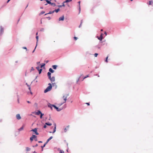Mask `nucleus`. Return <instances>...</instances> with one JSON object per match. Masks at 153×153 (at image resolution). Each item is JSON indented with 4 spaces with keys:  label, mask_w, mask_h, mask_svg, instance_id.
<instances>
[{
    "label": "nucleus",
    "mask_w": 153,
    "mask_h": 153,
    "mask_svg": "<svg viewBox=\"0 0 153 153\" xmlns=\"http://www.w3.org/2000/svg\"><path fill=\"white\" fill-rule=\"evenodd\" d=\"M38 33L37 32V33H36V35H37H37H38Z\"/></svg>",
    "instance_id": "0e129e2a"
},
{
    "label": "nucleus",
    "mask_w": 153,
    "mask_h": 153,
    "mask_svg": "<svg viewBox=\"0 0 153 153\" xmlns=\"http://www.w3.org/2000/svg\"><path fill=\"white\" fill-rule=\"evenodd\" d=\"M62 6L64 7L65 6V5L63 3V4L62 5Z\"/></svg>",
    "instance_id": "5fc2aeb1"
},
{
    "label": "nucleus",
    "mask_w": 153,
    "mask_h": 153,
    "mask_svg": "<svg viewBox=\"0 0 153 153\" xmlns=\"http://www.w3.org/2000/svg\"><path fill=\"white\" fill-rule=\"evenodd\" d=\"M108 56H107L106 58V59L105 60V62H108V60H107V59H108Z\"/></svg>",
    "instance_id": "c9c22d12"
},
{
    "label": "nucleus",
    "mask_w": 153,
    "mask_h": 153,
    "mask_svg": "<svg viewBox=\"0 0 153 153\" xmlns=\"http://www.w3.org/2000/svg\"><path fill=\"white\" fill-rule=\"evenodd\" d=\"M53 105H52L50 104V103H48V106L49 107L51 108V109L52 110V107H53Z\"/></svg>",
    "instance_id": "6e6552de"
},
{
    "label": "nucleus",
    "mask_w": 153,
    "mask_h": 153,
    "mask_svg": "<svg viewBox=\"0 0 153 153\" xmlns=\"http://www.w3.org/2000/svg\"><path fill=\"white\" fill-rule=\"evenodd\" d=\"M68 96V94H64L63 95V103H65L67 100V98Z\"/></svg>",
    "instance_id": "f03ea898"
},
{
    "label": "nucleus",
    "mask_w": 153,
    "mask_h": 153,
    "mask_svg": "<svg viewBox=\"0 0 153 153\" xmlns=\"http://www.w3.org/2000/svg\"><path fill=\"white\" fill-rule=\"evenodd\" d=\"M64 151H62V150H61L60 151V153H64Z\"/></svg>",
    "instance_id": "f704fd0d"
},
{
    "label": "nucleus",
    "mask_w": 153,
    "mask_h": 153,
    "mask_svg": "<svg viewBox=\"0 0 153 153\" xmlns=\"http://www.w3.org/2000/svg\"><path fill=\"white\" fill-rule=\"evenodd\" d=\"M89 76L88 75H87L84 78V79H85Z\"/></svg>",
    "instance_id": "58836bf2"
},
{
    "label": "nucleus",
    "mask_w": 153,
    "mask_h": 153,
    "mask_svg": "<svg viewBox=\"0 0 153 153\" xmlns=\"http://www.w3.org/2000/svg\"><path fill=\"white\" fill-rule=\"evenodd\" d=\"M38 142L39 143H42V142L41 141H39Z\"/></svg>",
    "instance_id": "13d9d810"
},
{
    "label": "nucleus",
    "mask_w": 153,
    "mask_h": 153,
    "mask_svg": "<svg viewBox=\"0 0 153 153\" xmlns=\"http://www.w3.org/2000/svg\"><path fill=\"white\" fill-rule=\"evenodd\" d=\"M153 3V1H149L148 4L149 5H152Z\"/></svg>",
    "instance_id": "6ab92c4d"
},
{
    "label": "nucleus",
    "mask_w": 153,
    "mask_h": 153,
    "mask_svg": "<svg viewBox=\"0 0 153 153\" xmlns=\"http://www.w3.org/2000/svg\"><path fill=\"white\" fill-rule=\"evenodd\" d=\"M41 112L40 111H38L37 112H36V114L37 115H39L40 114H41Z\"/></svg>",
    "instance_id": "9b49d317"
},
{
    "label": "nucleus",
    "mask_w": 153,
    "mask_h": 153,
    "mask_svg": "<svg viewBox=\"0 0 153 153\" xmlns=\"http://www.w3.org/2000/svg\"><path fill=\"white\" fill-rule=\"evenodd\" d=\"M36 63L37 65H38L40 63V62H37Z\"/></svg>",
    "instance_id": "a18cd8bd"
},
{
    "label": "nucleus",
    "mask_w": 153,
    "mask_h": 153,
    "mask_svg": "<svg viewBox=\"0 0 153 153\" xmlns=\"http://www.w3.org/2000/svg\"><path fill=\"white\" fill-rule=\"evenodd\" d=\"M45 65V64H43L42 65H41V68H42L43 66H44Z\"/></svg>",
    "instance_id": "c85d7f7f"
},
{
    "label": "nucleus",
    "mask_w": 153,
    "mask_h": 153,
    "mask_svg": "<svg viewBox=\"0 0 153 153\" xmlns=\"http://www.w3.org/2000/svg\"><path fill=\"white\" fill-rule=\"evenodd\" d=\"M26 84L27 85V86L29 87V86H30L29 85H28V84H27V83H26Z\"/></svg>",
    "instance_id": "3c124183"
},
{
    "label": "nucleus",
    "mask_w": 153,
    "mask_h": 153,
    "mask_svg": "<svg viewBox=\"0 0 153 153\" xmlns=\"http://www.w3.org/2000/svg\"><path fill=\"white\" fill-rule=\"evenodd\" d=\"M47 143H46V142L45 143V144L44 145H43V146H42V147H42V148H43V147H45V145H46V144Z\"/></svg>",
    "instance_id": "bb28decb"
},
{
    "label": "nucleus",
    "mask_w": 153,
    "mask_h": 153,
    "mask_svg": "<svg viewBox=\"0 0 153 153\" xmlns=\"http://www.w3.org/2000/svg\"><path fill=\"white\" fill-rule=\"evenodd\" d=\"M45 124L46 125L48 126H51L52 125V124L50 123H45Z\"/></svg>",
    "instance_id": "2eb2a0df"
},
{
    "label": "nucleus",
    "mask_w": 153,
    "mask_h": 153,
    "mask_svg": "<svg viewBox=\"0 0 153 153\" xmlns=\"http://www.w3.org/2000/svg\"><path fill=\"white\" fill-rule=\"evenodd\" d=\"M53 107H54V108H55L56 110L57 111H60L62 109H60V108H58L57 107H56L55 105H53Z\"/></svg>",
    "instance_id": "423d86ee"
},
{
    "label": "nucleus",
    "mask_w": 153,
    "mask_h": 153,
    "mask_svg": "<svg viewBox=\"0 0 153 153\" xmlns=\"http://www.w3.org/2000/svg\"><path fill=\"white\" fill-rule=\"evenodd\" d=\"M44 13H45V12H44V11H42L41 13V14H43Z\"/></svg>",
    "instance_id": "4c0bfd02"
},
{
    "label": "nucleus",
    "mask_w": 153,
    "mask_h": 153,
    "mask_svg": "<svg viewBox=\"0 0 153 153\" xmlns=\"http://www.w3.org/2000/svg\"><path fill=\"white\" fill-rule=\"evenodd\" d=\"M27 103H30V101H27Z\"/></svg>",
    "instance_id": "09e8293b"
},
{
    "label": "nucleus",
    "mask_w": 153,
    "mask_h": 153,
    "mask_svg": "<svg viewBox=\"0 0 153 153\" xmlns=\"http://www.w3.org/2000/svg\"><path fill=\"white\" fill-rule=\"evenodd\" d=\"M35 140L36 141H37V139L36 138L35 139Z\"/></svg>",
    "instance_id": "bf43d9fd"
},
{
    "label": "nucleus",
    "mask_w": 153,
    "mask_h": 153,
    "mask_svg": "<svg viewBox=\"0 0 153 153\" xmlns=\"http://www.w3.org/2000/svg\"><path fill=\"white\" fill-rule=\"evenodd\" d=\"M26 84L27 85V86L29 87V86H30L29 85H28V84H27V83H26Z\"/></svg>",
    "instance_id": "603ef678"
},
{
    "label": "nucleus",
    "mask_w": 153,
    "mask_h": 153,
    "mask_svg": "<svg viewBox=\"0 0 153 153\" xmlns=\"http://www.w3.org/2000/svg\"><path fill=\"white\" fill-rule=\"evenodd\" d=\"M33 153H36V152L35 151L33 152Z\"/></svg>",
    "instance_id": "e2e57ef3"
},
{
    "label": "nucleus",
    "mask_w": 153,
    "mask_h": 153,
    "mask_svg": "<svg viewBox=\"0 0 153 153\" xmlns=\"http://www.w3.org/2000/svg\"><path fill=\"white\" fill-rule=\"evenodd\" d=\"M29 89L30 90V91H31V88L30 86H29V87H28Z\"/></svg>",
    "instance_id": "79ce46f5"
},
{
    "label": "nucleus",
    "mask_w": 153,
    "mask_h": 153,
    "mask_svg": "<svg viewBox=\"0 0 153 153\" xmlns=\"http://www.w3.org/2000/svg\"><path fill=\"white\" fill-rule=\"evenodd\" d=\"M54 126H55V127H54V130H53V133H54L56 131V124H54Z\"/></svg>",
    "instance_id": "4be33fe9"
},
{
    "label": "nucleus",
    "mask_w": 153,
    "mask_h": 153,
    "mask_svg": "<svg viewBox=\"0 0 153 153\" xmlns=\"http://www.w3.org/2000/svg\"><path fill=\"white\" fill-rule=\"evenodd\" d=\"M2 121V120L1 119H0V123Z\"/></svg>",
    "instance_id": "052dcab7"
},
{
    "label": "nucleus",
    "mask_w": 153,
    "mask_h": 153,
    "mask_svg": "<svg viewBox=\"0 0 153 153\" xmlns=\"http://www.w3.org/2000/svg\"><path fill=\"white\" fill-rule=\"evenodd\" d=\"M39 67H36V69L38 70L39 71L40 69H39Z\"/></svg>",
    "instance_id": "2f4dec72"
},
{
    "label": "nucleus",
    "mask_w": 153,
    "mask_h": 153,
    "mask_svg": "<svg viewBox=\"0 0 153 153\" xmlns=\"http://www.w3.org/2000/svg\"><path fill=\"white\" fill-rule=\"evenodd\" d=\"M101 31H103V30H102V29H101Z\"/></svg>",
    "instance_id": "69168bd1"
},
{
    "label": "nucleus",
    "mask_w": 153,
    "mask_h": 153,
    "mask_svg": "<svg viewBox=\"0 0 153 153\" xmlns=\"http://www.w3.org/2000/svg\"><path fill=\"white\" fill-rule=\"evenodd\" d=\"M26 150L27 151H29L30 150V149L28 147H26Z\"/></svg>",
    "instance_id": "b1692460"
},
{
    "label": "nucleus",
    "mask_w": 153,
    "mask_h": 153,
    "mask_svg": "<svg viewBox=\"0 0 153 153\" xmlns=\"http://www.w3.org/2000/svg\"><path fill=\"white\" fill-rule=\"evenodd\" d=\"M78 3L79 4V12H80V1H79L78 2Z\"/></svg>",
    "instance_id": "393cba45"
},
{
    "label": "nucleus",
    "mask_w": 153,
    "mask_h": 153,
    "mask_svg": "<svg viewBox=\"0 0 153 153\" xmlns=\"http://www.w3.org/2000/svg\"><path fill=\"white\" fill-rule=\"evenodd\" d=\"M59 7H62V5H59L58 6Z\"/></svg>",
    "instance_id": "8fccbe9b"
},
{
    "label": "nucleus",
    "mask_w": 153,
    "mask_h": 153,
    "mask_svg": "<svg viewBox=\"0 0 153 153\" xmlns=\"http://www.w3.org/2000/svg\"><path fill=\"white\" fill-rule=\"evenodd\" d=\"M16 117L18 120H20L21 118V117L19 114H17L16 116Z\"/></svg>",
    "instance_id": "39448f33"
},
{
    "label": "nucleus",
    "mask_w": 153,
    "mask_h": 153,
    "mask_svg": "<svg viewBox=\"0 0 153 153\" xmlns=\"http://www.w3.org/2000/svg\"><path fill=\"white\" fill-rule=\"evenodd\" d=\"M54 12V10L53 11H50L49 12V13H46L45 14V15H47V14H51L52 13H53Z\"/></svg>",
    "instance_id": "f3484780"
},
{
    "label": "nucleus",
    "mask_w": 153,
    "mask_h": 153,
    "mask_svg": "<svg viewBox=\"0 0 153 153\" xmlns=\"http://www.w3.org/2000/svg\"><path fill=\"white\" fill-rule=\"evenodd\" d=\"M31 131H33L35 132H36V131H37V129L36 128H35L34 129L32 130Z\"/></svg>",
    "instance_id": "412c9836"
},
{
    "label": "nucleus",
    "mask_w": 153,
    "mask_h": 153,
    "mask_svg": "<svg viewBox=\"0 0 153 153\" xmlns=\"http://www.w3.org/2000/svg\"><path fill=\"white\" fill-rule=\"evenodd\" d=\"M57 65H53L52 66V68L53 69H56L57 67Z\"/></svg>",
    "instance_id": "ddd939ff"
},
{
    "label": "nucleus",
    "mask_w": 153,
    "mask_h": 153,
    "mask_svg": "<svg viewBox=\"0 0 153 153\" xmlns=\"http://www.w3.org/2000/svg\"><path fill=\"white\" fill-rule=\"evenodd\" d=\"M35 133L36 135H38L39 134V133L37 132V131H36V132H35Z\"/></svg>",
    "instance_id": "ea45409f"
},
{
    "label": "nucleus",
    "mask_w": 153,
    "mask_h": 153,
    "mask_svg": "<svg viewBox=\"0 0 153 153\" xmlns=\"http://www.w3.org/2000/svg\"><path fill=\"white\" fill-rule=\"evenodd\" d=\"M98 54L97 53H95L94 54V56L95 57H97V56L98 55Z\"/></svg>",
    "instance_id": "c756f323"
},
{
    "label": "nucleus",
    "mask_w": 153,
    "mask_h": 153,
    "mask_svg": "<svg viewBox=\"0 0 153 153\" xmlns=\"http://www.w3.org/2000/svg\"><path fill=\"white\" fill-rule=\"evenodd\" d=\"M36 46H37V43L38 42V36H36Z\"/></svg>",
    "instance_id": "a211bd4d"
},
{
    "label": "nucleus",
    "mask_w": 153,
    "mask_h": 153,
    "mask_svg": "<svg viewBox=\"0 0 153 153\" xmlns=\"http://www.w3.org/2000/svg\"><path fill=\"white\" fill-rule=\"evenodd\" d=\"M86 104H87L88 105H90V104L89 103H86Z\"/></svg>",
    "instance_id": "a19ab883"
},
{
    "label": "nucleus",
    "mask_w": 153,
    "mask_h": 153,
    "mask_svg": "<svg viewBox=\"0 0 153 153\" xmlns=\"http://www.w3.org/2000/svg\"><path fill=\"white\" fill-rule=\"evenodd\" d=\"M49 79L52 82L55 81V77L54 76H53L52 77H51V78H49Z\"/></svg>",
    "instance_id": "0eeeda50"
},
{
    "label": "nucleus",
    "mask_w": 153,
    "mask_h": 153,
    "mask_svg": "<svg viewBox=\"0 0 153 153\" xmlns=\"http://www.w3.org/2000/svg\"><path fill=\"white\" fill-rule=\"evenodd\" d=\"M49 86L47 87V88L45 90L44 92L45 93L47 92L51 91L52 88V86L51 83L48 84Z\"/></svg>",
    "instance_id": "f257e3e1"
},
{
    "label": "nucleus",
    "mask_w": 153,
    "mask_h": 153,
    "mask_svg": "<svg viewBox=\"0 0 153 153\" xmlns=\"http://www.w3.org/2000/svg\"><path fill=\"white\" fill-rule=\"evenodd\" d=\"M82 20L81 21V23L80 24V25L79 26V27H80V26H81L82 24Z\"/></svg>",
    "instance_id": "72a5a7b5"
},
{
    "label": "nucleus",
    "mask_w": 153,
    "mask_h": 153,
    "mask_svg": "<svg viewBox=\"0 0 153 153\" xmlns=\"http://www.w3.org/2000/svg\"><path fill=\"white\" fill-rule=\"evenodd\" d=\"M64 16L60 17L59 19V21H63L64 20Z\"/></svg>",
    "instance_id": "1a4fd4ad"
},
{
    "label": "nucleus",
    "mask_w": 153,
    "mask_h": 153,
    "mask_svg": "<svg viewBox=\"0 0 153 153\" xmlns=\"http://www.w3.org/2000/svg\"><path fill=\"white\" fill-rule=\"evenodd\" d=\"M37 136L35 135H33L30 138V140L31 141H32L33 140V139H35L36 138Z\"/></svg>",
    "instance_id": "7ed1b4c3"
},
{
    "label": "nucleus",
    "mask_w": 153,
    "mask_h": 153,
    "mask_svg": "<svg viewBox=\"0 0 153 153\" xmlns=\"http://www.w3.org/2000/svg\"><path fill=\"white\" fill-rule=\"evenodd\" d=\"M72 1V0H66V1L65 2H64V3L70 2H71V1Z\"/></svg>",
    "instance_id": "aec40b11"
},
{
    "label": "nucleus",
    "mask_w": 153,
    "mask_h": 153,
    "mask_svg": "<svg viewBox=\"0 0 153 153\" xmlns=\"http://www.w3.org/2000/svg\"><path fill=\"white\" fill-rule=\"evenodd\" d=\"M41 115L40 116V117L41 118H42V116L44 114L41 113V114H40Z\"/></svg>",
    "instance_id": "cd10ccee"
},
{
    "label": "nucleus",
    "mask_w": 153,
    "mask_h": 153,
    "mask_svg": "<svg viewBox=\"0 0 153 153\" xmlns=\"http://www.w3.org/2000/svg\"><path fill=\"white\" fill-rule=\"evenodd\" d=\"M42 70V69H40L39 70V74H40L41 73Z\"/></svg>",
    "instance_id": "473e14b6"
},
{
    "label": "nucleus",
    "mask_w": 153,
    "mask_h": 153,
    "mask_svg": "<svg viewBox=\"0 0 153 153\" xmlns=\"http://www.w3.org/2000/svg\"><path fill=\"white\" fill-rule=\"evenodd\" d=\"M131 0V1H133V0Z\"/></svg>",
    "instance_id": "774afa93"
},
{
    "label": "nucleus",
    "mask_w": 153,
    "mask_h": 153,
    "mask_svg": "<svg viewBox=\"0 0 153 153\" xmlns=\"http://www.w3.org/2000/svg\"><path fill=\"white\" fill-rule=\"evenodd\" d=\"M60 10V9L59 8H58L57 9H56V10H54V12H56V13H58Z\"/></svg>",
    "instance_id": "dca6fc26"
},
{
    "label": "nucleus",
    "mask_w": 153,
    "mask_h": 153,
    "mask_svg": "<svg viewBox=\"0 0 153 153\" xmlns=\"http://www.w3.org/2000/svg\"><path fill=\"white\" fill-rule=\"evenodd\" d=\"M23 48L24 49H27V48L26 47H23Z\"/></svg>",
    "instance_id": "37998d69"
},
{
    "label": "nucleus",
    "mask_w": 153,
    "mask_h": 153,
    "mask_svg": "<svg viewBox=\"0 0 153 153\" xmlns=\"http://www.w3.org/2000/svg\"><path fill=\"white\" fill-rule=\"evenodd\" d=\"M66 128H65V132H66Z\"/></svg>",
    "instance_id": "6e6d98bb"
},
{
    "label": "nucleus",
    "mask_w": 153,
    "mask_h": 153,
    "mask_svg": "<svg viewBox=\"0 0 153 153\" xmlns=\"http://www.w3.org/2000/svg\"><path fill=\"white\" fill-rule=\"evenodd\" d=\"M50 4L51 5L53 6L54 7H55V6H56V4L55 3L51 2V3Z\"/></svg>",
    "instance_id": "5701e85b"
},
{
    "label": "nucleus",
    "mask_w": 153,
    "mask_h": 153,
    "mask_svg": "<svg viewBox=\"0 0 153 153\" xmlns=\"http://www.w3.org/2000/svg\"><path fill=\"white\" fill-rule=\"evenodd\" d=\"M30 93L32 95L33 94L32 92L31 91H30Z\"/></svg>",
    "instance_id": "4d7b16f0"
},
{
    "label": "nucleus",
    "mask_w": 153,
    "mask_h": 153,
    "mask_svg": "<svg viewBox=\"0 0 153 153\" xmlns=\"http://www.w3.org/2000/svg\"><path fill=\"white\" fill-rule=\"evenodd\" d=\"M103 34L102 33H101L100 36V37H97L98 38V39L100 40V41H102V39H103V37H102Z\"/></svg>",
    "instance_id": "20e7f679"
},
{
    "label": "nucleus",
    "mask_w": 153,
    "mask_h": 153,
    "mask_svg": "<svg viewBox=\"0 0 153 153\" xmlns=\"http://www.w3.org/2000/svg\"><path fill=\"white\" fill-rule=\"evenodd\" d=\"M18 103H19V99H18Z\"/></svg>",
    "instance_id": "864d4df0"
},
{
    "label": "nucleus",
    "mask_w": 153,
    "mask_h": 153,
    "mask_svg": "<svg viewBox=\"0 0 153 153\" xmlns=\"http://www.w3.org/2000/svg\"><path fill=\"white\" fill-rule=\"evenodd\" d=\"M36 47H35V49H34V50L33 51L32 53H33V52H34L35 50V49H36Z\"/></svg>",
    "instance_id": "c03bdc74"
},
{
    "label": "nucleus",
    "mask_w": 153,
    "mask_h": 153,
    "mask_svg": "<svg viewBox=\"0 0 153 153\" xmlns=\"http://www.w3.org/2000/svg\"><path fill=\"white\" fill-rule=\"evenodd\" d=\"M47 4H45V5H47Z\"/></svg>",
    "instance_id": "338daca9"
},
{
    "label": "nucleus",
    "mask_w": 153,
    "mask_h": 153,
    "mask_svg": "<svg viewBox=\"0 0 153 153\" xmlns=\"http://www.w3.org/2000/svg\"><path fill=\"white\" fill-rule=\"evenodd\" d=\"M51 74L50 72H48V77L49 78H51Z\"/></svg>",
    "instance_id": "f8f14e48"
},
{
    "label": "nucleus",
    "mask_w": 153,
    "mask_h": 153,
    "mask_svg": "<svg viewBox=\"0 0 153 153\" xmlns=\"http://www.w3.org/2000/svg\"><path fill=\"white\" fill-rule=\"evenodd\" d=\"M43 127L44 128H46V127H47V126H46V125H45L44 126H43Z\"/></svg>",
    "instance_id": "e433bc0d"
},
{
    "label": "nucleus",
    "mask_w": 153,
    "mask_h": 153,
    "mask_svg": "<svg viewBox=\"0 0 153 153\" xmlns=\"http://www.w3.org/2000/svg\"><path fill=\"white\" fill-rule=\"evenodd\" d=\"M74 39L75 40H76L78 38L76 37H74Z\"/></svg>",
    "instance_id": "7c9ffc66"
},
{
    "label": "nucleus",
    "mask_w": 153,
    "mask_h": 153,
    "mask_svg": "<svg viewBox=\"0 0 153 153\" xmlns=\"http://www.w3.org/2000/svg\"><path fill=\"white\" fill-rule=\"evenodd\" d=\"M23 126H22L19 129V131H20L22 130H23Z\"/></svg>",
    "instance_id": "a878e982"
},
{
    "label": "nucleus",
    "mask_w": 153,
    "mask_h": 153,
    "mask_svg": "<svg viewBox=\"0 0 153 153\" xmlns=\"http://www.w3.org/2000/svg\"><path fill=\"white\" fill-rule=\"evenodd\" d=\"M10 0H8V1H7V3H8L9 1H10Z\"/></svg>",
    "instance_id": "49530a36"
},
{
    "label": "nucleus",
    "mask_w": 153,
    "mask_h": 153,
    "mask_svg": "<svg viewBox=\"0 0 153 153\" xmlns=\"http://www.w3.org/2000/svg\"><path fill=\"white\" fill-rule=\"evenodd\" d=\"M49 71L52 73H53L54 72V71L51 68H50L49 69Z\"/></svg>",
    "instance_id": "4468645a"
},
{
    "label": "nucleus",
    "mask_w": 153,
    "mask_h": 153,
    "mask_svg": "<svg viewBox=\"0 0 153 153\" xmlns=\"http://www.w3.org/2000/svg\"><path fill=\"white\" fill-rule=\"evenodd\" d=\"M34 70V69L33 68V67H32V70Z\"/></svg>",
    "instance_id": "680f3d73"
},
{
    "label": "nucleus",
    "mask_w": 153,
    "mask_h": 153,
    "mask_svg": "<svg viewBox=\"0 0 153 153\" xmlns=\"http://www.w3.org/2000/svg\"><path fill=\"white\" fill-rule=\"evenodd\" d=\"M53 138V137L51 136L50 137L49 139H48L47 141H46V143H47L51 140Z\"/></svg>",
    "instance_id": "9d476101"
},
{
    "label": "nucleus",
    "mask_w": 153,
    "mask_h": 153,
    "mask_svg": "<svg viewBox=\"0 0 153 153\" xmlns=\"http://www.w3.org/2000/svg\"><path fill=\"white\" fill-rule=\"evenodd\" d=\"M104 34L106 35H107V33L106 32H105V33H104Z\"/></svg>",
    "instance_id": "de8ad7c7"
}]
</instances>
